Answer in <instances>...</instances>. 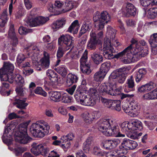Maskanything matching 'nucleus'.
Instances as JSON below:
<instances>
[{
	"mask_svg": "<svg viewBox=\"0 0 157 157\" xmlns=\"http://www.w3.org/2000/svg\"><path fill=\"white\" fill-rule=\"evenodd\" d=\"M14 81L18 85H20L23 83L24 81L22 76L19 74L14 75Z\"/></svg>",
	"mask_w": 157,
	"mask_h": 157,
	"instance_id": "45",
	"label": "nucleus"
},
{
	"mask_svg": "<svg viewBox=\"0 0 157 157\" xmlns=\"http://www.w3.org/2000/svg\"><path fill=\"white\" fill-rule=\"evenodd\" d=\"M151 46V55H155L157 54V43L155 44L154 43H149Z\"/></svg>",
	"mask_w": 157,
	"mask_h": 157,
	"instance_id": "54",
	"label": "nucleus"
},
{
	"mask_svg": "<svg viewBox=\"0 0 157 157\" xmlns=\"http://www.w3.org/2000/svg\"><path fill=\"white\" fill-rule=\"evenodd\" d=\"M26 58L23 54H20L18 55L17 61V63L21 64L22 62L25 60Z\"/></svg>",
	"mask_w": 157,
	"mask_h": 157,
	"instance_id": "58",
	"label": "nucleus"
},
{
	"mask_svg": "<svg viewBox=\"0 0 157 157\" xmlns=\"http://www.w3.org/2000/svg\"><path fill=\"white\" fill-rule=\"evenodd\" d=\"M77 76L72 74H69L68 75L67 82L69 85H71L73 83H76L78 80Z\"/></svg>",
	"mask_w": 157,
	"mask_h": 157,
	"instance_id": "36",
	"label": "nucleus"
},
{
	"mask_svg": "<svg viewBox=\"0 0 157 157\" xmlns=\"http://www.w3.org/2000/svg\"><path fill=\"white\" fill-rule=\"evenodd\" d=\"M122 109L125 112L132 117H134L137 116L136 114L134 113L133 109L130 107L128 105H125L122 106Z\"/></svg>",
	"mask_w": 157,
	"mask_h": 157,
	"instance_id": "31",
	"label": "nucleus"
},
{
	"mask_svg": "<svg viewBox=\"0 0 157 157\" xmlns=\"http://www.w3.org/2000/svg\"><path fill=\"white\" fill-rule=\"evenodd\" d=\"M112 91V93L114 94L113 95H119L121 99H123L124 98H132L134 96V95L132 94H124L123 93H121L120 91L118 90H115V91L113 90L112 88L111 87L110 89V92Z\"/></svg>",
	"mask_w": 157,
	"mask_h": 157,
	"instance_id": "21",
	"label": "nucleus"
},
{
	"mask_svg": "<svg viewBox=\"0 0 157 157\" xmlns=\"http://www.w3.org/2000/svg\"><path fill=\"white\" fill-rule=\"evenodd\" d=\"M131 43V44L129 46L115 56V58H122V62L124 63H130L136 60L132 53L134 51V49L139 48L140 45L137 41L134 39H132Z\"/></svg>",
	"mask_w": 157,
	"mask_h": 157,
	"instance_id": "1",
	"label": "nucleus"
},
{
	"mask_svg": "<svg viewBox=\"0 0 157 157\" xmlns=\"http://www.w3.org/2000/svg\"><path fill=\"white\" fill-rule=\"evenodd\" d=\"M93 152L95 155L98 156H102L103 155V153L100 151V149L97 147H94Z\"/></svg>",
	"mask_w": 157,
	"mask_h": 157,
	"instance_id": "59",
	"label": "nucleus"
},
{
	"mask_svg": "<svg viewBox=\"0 0 157 157\" xmlns=\"http://www.w3.org/2000/svg\"><path fill=\"white\" fill-rule=\"evenodd\" d=\"M111 87L109 86H107L105 84H101L98 89V90L100 93H102L103 94H107L109 95H113L114 94L112 93V91L110 92V89Z\"/></svg>",
	"mask_w": 157,
	"mask_h": 157,
	"instance_id": "20",
	"label": "nucleus"
},
{
	"mask_svg": "<svg viewBox=\"0 0 157 157\" xmlns=\"http://www.w3.org/2000/svg\"><path fill=\"white\" fill-rule=\"evenodd\" d=\"M129 123L127 122H124L121 124V127L124 130H125L126 131H128V130H129L130 129H131L132 128L130 127V124L129 126Z\"/></svg>",
	"mask_w": 157,
	"mask_h": 157,
	"instance_id": "60",
	"label": "nucleus"
},
{
	"mask_svg": "<svg viewBox=\"0 0 157 157\" xmlns=\"http://www.w3.org/2000/svg\"><path fill=\"white\" fill-rule=\"evenodd\" d=\"M110 66V63L107 62L102 63L100 68V71L106 75L109 69Z\"/></svg>",
	"mask_w": 157,
	"mask_h": 157,
	"instance_id": "42",
	"label": "nucleus"
},
{
	"mask_svg": "<svg viewBox=\"0 0 157 157\" xmlns=\"http://www.w3.org/2000/svg\"><path fill=\"white\" fill-rule=\"evenodd\" d=\"M48 9L50 12L54 13V15H58L63 13V10H61L60 8L54 6L52 4L49 5V6L48 7Z\"/></svg>",
	"mask_w": 157,
	"mask_h": 157,
	"instance_id": "33",
	"label": "nucleus"
},
{
	"mask_svg": "<svg viewBox=\"0 0 157 157\" xmlns=\"http://www.w3.org/2000/svg\"><path fill=\"white\" fill-rule=\"evenodd\" d=\"M118 144L117 140H107L104 142L103 146L107 149H111L116 147Z\"/></svg>",
	"mask_w": 157,
	"mask_h": 157,
	"instance_id": "19",
	"label": "nucleus"
},
{
	"mask_svg": "<svg viewBox=\"0 0 157 157\" xmlns=\"http://www.w3.org/2000/svg\"><path fill=\"white\" fill-rule=\"evenodd\" d=\"M90 38L88 42L87 48L90 50H95L96 48L97 44L98 43L96 34L94 33L91 32L90 34Z\"/></svg>",
	"mask_w": 157,
	"mask_h": 157,
	"instance_id": "13",
	"label": "nucleus"
},
{
	"mask_svg": "<svg viewBox=\"0 0 157 157\" xmlns=\"http://www.w3.org/2000/svg\"><path fill=\"white\" fill-rule=\"evenodd\" d=\"M156 92L155 90H154L151 92L144 94L143 96V98L144 99L148 100L157 99V93Z\"/></svg>",
	"mask_w": 157,
	"mask_h": 157,
	"instance_id": "34",
	"label": "nucleus"
},
{
	"mask_svg": "<svg viewBox=\"0 0 157 157\" xmlns=\"http://www.w3.org/2000/svg\"><path fill=\"white\" fill-rule=\"evenodd\" d=\"M58 44L60 45L58 48L57 52V56L58 58L62 57L64 54V50L61 45L65 47V50L70 49L71 52L74 47V41L69 35H66L61 36L58 39Z\"/></svg>",
	"mask_w": 157,
	"mask_h": 157,
	"instance_id": "2",
	"label": "nucleus"
},
{
	"mask_svg": "<svg viewBox=\"0 0 157 157\" xmlns=\"http://www.w3.org/2000/svg\"><path fill=\"white\" fill-rule=\"evenodd\" d=\"M8 36L13 40L12 49H13V47H15L18 44V40L16 36L13 24H11L10 27L8 31Z\"/></svg>",
	"mask_w": 157,
	"mask_h": 157,
	"instance_id": "17",
	"label": "nucleus"
},
{
	"mask_svg": "<svg viewBox=\"0 0 157 157\" xmlns=\"http://www.w3.org/2000/svg\"><path fill=\"white\" fill-rule=\"evenodd\" d=\"M8 118L10 120H12L13 119L19 118H21V117L18 116L17 114L14 113H10L8 115Z\"/></svg>",
	"mask_w": 157,
	"mask_h": 157,
	"instance_id": "63",
	"label": "nucleus"
},
{
	"mask_svg": "<svg viewBox=\"0 0 157 157\" xmlns=\"http://www.w3.org/2000/svg\"><path fill=\"white\" fill-rule=\"evenodd\" d=\"M44 130V128L42 125H41L38 123L32 124L30 130L31 134L34 137H43L45 135L43 132Z\"/></svg>",
	"mask_w": 157,
	"mask_h": 157,
	"instance_id": "6",
	"label": "nucleus"
},
{
	"mask_svg": "<svg viewBox=\"0 0 157 157\" xmlns=\"http://www.w3.org/2000/svg\"><path fill=\"white\" fill-rule=\"evenodd\" d=\"M6 11H3L0 17V27H3L5 26L8 20Z\"/></svg>",
	"mask_w": 157,
	"mask_h": 157,
	"instance_id": "38",
	"label": "nucleus"
},
{
	"mask_svg": "<svg viewBox=\"0 0 157 157\" xmlns=\"http://www.w3.org/2000/svg\"><path fill=\"white\" fill-rule=\"evenodd\" d=\"M91 23L89 21L84 22L81 27L78 37H80L82 34L86 33L87 31H89L91 28Z\"/></svg>",
	"mask_w": 157,
	"mask_h": 157,
	"instance_id": "23",
	"label": "nucleus"
},
{
	"mask_svg": "<svg viewBox=\"0 0 157 157\" xmlns=\"http://www.w3.org/2000/svg\"><path fill=\"white\" fill-rule=\"evenodd\" d=\"M105 75L104 74L100 71L96 73L94 75V80L97 82H100L102 81Z\"/></svg>",
	"mask_w": 157,
	"mask_h": 157,
	"instance_id": "41",
	"label": "nucleus"
},
{
	"mask_svg": "<svg viewBox=\"0 0 157 157\" xmlns=\"http://www.w3.org/2000/svg\"><path fill=\"white\" fill-rule=\"evenodd\" d=\"M29 121L26 122L22 123L20 124L19 127L16 131H15L14 137H18L20 136L27 135V128L29 124Z\"/></svg>",
	"mask_w": 157,
	"mask_h": 157,
	"instance_id": "11",
	"label": "nucleus"
},
{
	"mask_svg": "<svg viewBox=\"0 0 157 157\" xmlns=\"http://www.w3.org/2000/svg\"><path fill=\"white\" fill-rule=\"evenodd\" d=\"M81 71L83 73L88 75L91 72V71L89 70V67L87 65H83L81 68Z\"/></svg>",
	"mask_w": 157,
	"mask_h": 157,
	"instance_id": "52",
	"label": "nucleus"
},
{
	"mask_svg": "<svg viewBox=\"0 0 157 157\" xmlns=\"http://www.w3.org/2000/svg\"><path fill=\"white\" fill-rule=\"evenodd\" d=\"M140 2L141 5L144 7H147L150 4L151 5V0H140Z\"/></svg>",
	"mask_w": 157,
	"mask_h": 157,
	"instance_id": "56",
	"label": "nucleus"
},
{
	"mask_svg": "<svg viewBox=\"0 0 157 157\" xmlns=\"http://www.w3.org/2000/svg\"><path fill=\"white\" fill-rule=\"evenodd\" d=\"M87 51L86 50L83 53L82 57L80 59V62L82 65H84V64L85 65H86V63L87 61Z\"/></svg>",
	"mask_w": 157,
	"mask_h": 157,
	"instance_id": "51",
	"label": "nucleus"
},
{
	"mask_svg": "<svg viewBox=\"0 0 157 157\" xmlns=\"http://www.w3.org/2000/svg\"><path fill=\"white\" fill-rule=\"evenodd\" d=\"M26 99V98H23V100L16 99L15 102L13 103V104L14 105H17V107L21 109H25L26 107L28 104L27 103L25 102Z\"/></svg>",
	"mask_w": 157,
	"mask_h": 157,
	"instance_id": "22",
	"label": "nucleus"
},
{
	"mask_svg": "<svg viewBox=\"0 0 157 157\" xmlns=\"http://www.w3.org/2000/svg\"><path fill=\"white\" fill-rule=\"evenodd\" d=\"M101 13L98 11L96 12L94 15L93 20L95 22V26L97 27V25L99 23Z\"/></svg>",
	"mask_w": 157,
	"mask_h": 157,
	"instance_id": "46",
	"label": "nucleus"
},
{
	"mask_svg": "<svg viewBox=\"0 0 157 157\" xmlns=\"http://www.w3.org/2000/svg\"><path fill=\"white\" fill-rule=\"evenodd\" d=\"M75 4V2H73L66 1L64 3V6L65 8L63 9V12L65 13L69 11L76 6Z\"/></svg>",
	"mask_w": 157,
	"mask_h": 157,
	"instance_id": "28",
	"label": "nucleus"
},
{
	"mask_svg": "<svg viewBox=\"0 0 157 157\" xmlns=\"http://www.w3.org/2000/svg\"><path fill=\"white\" fill-rule=\"evenodd\" d=\"M7 78L8 79L6 80H2V81H8L10 83H12L14 81V75L12 76V74H8L7 75Z\"/></svg>",
	"mask_w": 157,
	"mask_h": 157,
	"instance_id": "62",
	"label": "nucleus"
},
{
	"mask_svg": "<svg viewBox=\"0 0 157 157\" xmlns=\"http://www.w3.org/2000/svg\"><path fill=\"white\" fill-rule=\"evenodd\" d=\"M61 100L63 102L67 103L71 101V98L67 94L64 93L62 95Z\"/></svg>",
	"mask_w": 157,
	"mask_h": 157,
	"instance_id": "49",
	"label": "nucleus"
},
{
	"mask_svg": "<svg viewBox=\"0 0 157 157\" xmlns=\"http://www.w3.org/2000/svg\"><path fill=\"white\" fill-rule=\"evenodd\" d=\"M74 137V136L73 133H70L66 136H63L62 138L61 139L63 140V143L64 142L66 143V142H69L68 140H72Z\"/></svg>",
	"mask_w": 157,
	"mask_h": 157,
	"instance_id": "47",
	"label": "nucleus"
},
{
	"mask_svg": "<svg viewBox=\"0 0 157 157\" xmlns=\"http://www.w3.org/2000/svg\"><path fill=\"white\" fill-rule=\"evenodd\" d=\"M99 49L100 50L105 51V54L104 55L106 58H107L108 59L116 58L117 59H120L122 61V58H115V56H117L118 53L113 55V53H115V51L114 49V48L111 43V41L110 39L108 38H105L104 40V44L103 47L102 46V42H99Z\"/></svg>",
	"mask_w": 157,
	"mask_h": 157,
	"instance_id": "4",
	"label": "nucleus"
},
{
	"mask_svg": "<svg viewBox=\"0 0 157 157\" xmlns=\"http://www.w3.org/2000/svg\"><path fill=\"white\" fill-rule=\"evenodd\" d=\"M14 69L13 65L9 62H4L3 67L0 69V78L1 80H6L8 79L7 75L13 73Z\"/></svg>",
	"mask_w": 157,
	"mask_h": 157,
	"instance_id": "5",
	"label": "nucleus"
},
{
	"mask_svg": "<svg viewBox=\"0 0 157 157\" xmlns=\"http://www.w3.org/2000/svg\"><path fill=\"white\" fill-rule=\"evenodd\" d=\"M14 139L16 142L23 144H27L32 139L28 134L25 136H23L18 137H15Z\"/></svg>",
	"mask_w": 157,
	"mask_h": 157,
	"instance_id": "25",
	"label": "nucleus"
},
{
	"mask_svg": "<svg viewBox=\"0 0 157 157\" xmlns=\"http://www.w3.org/2000/svg\"><path fill=\"white\" fill-rule=\"evenodd\" d=\"M48 17H39L35 19H31L27 22L28 25L30 26H35L38 25H43L49 20Z\"/></svg>",
	"mask_w": 157,
	"mask_h": 157,
	"instance_id": "12",
	"label": "nucleus"
},
{
	"mask_svg": "<svg viewBox=\"0 0 157 157\" xmlns=\"http://www.w3.org/2000/svg\"><path fill=\"white\" fill-rule=\"evenodd\" d=\"M126 84L128 88L132 89V90H134V88L135 86V84L134 81V78L132 75L130 76L127 79Z\"/></svg>",
	"mask_w": 157,
	"mask_h": 157,
	"instance_id": "40",
	"label": "nucleus"
},
{
	"mask_svg": "<svg viewBox=\"0 0 157 157\" xmlns=\"http://www.w3.org/2000/svg\"><path fill=\"white\" fill-rule=\"evenodd\" d=\"M99 23L97 25L98 30H102L104 27L105 24H107L110 20V17L108 13L106 11H103L101 13Z\"/></svg>",
	"mask_w": 157,
	"mask_h": 157,
	"instance_id": "10",
	"label": "nucleus"
},
{
	"mask_svg": "<svg viewBox=\"0 0 157 157\" xmlns=\"http://www.w3.org/2000/svg\"><path fill=\"white\" fill-rule=\"evenodd\" d=\"M79 27V25L78 23V21L75 20L71 24V25L69 28L68 31L71 33L73 31V33L75 34L77 33Z\"/></svg>",
	"mask_w": 157,
	"mask_h": 157,
	"instance_id": "29",
	"label": "nucleus"
},
{
	"mask_svg": "<svg viewBox=\"0 0 157 157\" xmlns=\"http://www.w3.org/2000/svg\"><path fill=\"white\" fill-rule=\"evenodd\" d=\"M87 40V36L86 35H84L80 39V44L81 45L84 44Z\"/></svg>",
	"mask_w": 157,
	"mask_h": 157,
	"instance_id": "61",
	"label": "nucleus"
},
{
	"mask_svg": "<svg viewBox=\"0 0 157 157\" xmlns=\"http://www.w3.org/2000/svg\"><path fill=\"white\" fill-rule=\"evenodd\" d=\"M131 124L133 125L131 128V130H140L142 129V123L140 121H133Z\"/></svg>",
	"mask_w": 157,
	"mask_h": 157,
	"instance_id": "43",
	"label": "nucleus"
},
{
	"mask_svg": "<svg viewBox=\"0 0 157 157\" xmlns=\"http://www.w3.org/2000/svg\"><path fill=\"white\" fill-rule=\"evenodd\" d=\"M149 43H154L156 44L157 43V33H154L151 35L150 36V38L148 40Z\"/></svg>",
	"mask_w": 157,
	"mask_h": 157,
	"instance_id": "53",
	"label": "nucleus"
},
{
	"mask_svg": "<svg viewBox=\"0 0 157 157\" xmlns=\"http://www.w3.org/2000/svg\"><path fill=\"white\" fill-rule=\"evenodd\" d=\"M44 57L40 60L41 66L43 68H47L50 64L49 57L48 54L45 52H44Z\"/></svg>",
	"mask_w": 157,
	"mask_h": 157,
	"instance_id": "18",
	"label": "nucleus"
},
{
	"mask_svg": "<svg viewBox=\"0 0 157 157\" xmlns=\"http://www.w3.org/2000/svg\"><path fill=\"white\" fill-rule=\"evenodd\" d=\"M91 58L95 63L99 64L103 61V57L97 52H94L91 55Z\"/></svg>",
	"mask_w": 157,
	"mask_h": 157,
	"instance_id": "24",
	"label": "nucleus"
},
{
	"mask_svg": "<svg viewBox=\"0 0 157 157\" xmlns=\"http://www.w3.org/2000/svg\"><path fill=\"white\" fill-rule=\"evenodd\" d=\"M134 50V51L132 53V54L134 56V59L137 57V56L136 55L139 56L140 58L142 57L146 56L148 54V49L147 48H145L144 49L143 47H140V45L139 47V48H135Z\"/></svg>",
	"mask_w": 157,
	"mask_h": 157,
	"instance_id": "15",
	"label": "nucleus"
},
{
	"mask_svg": "<svg viewBox=\"0 0 157 157\" xmlns=\"http://www.w3.org/2000/svg\"><path fill=\"white\" fill-rule=\"evenodd\" d=\"M32 30L31 29H27L22 26H20L18 29L19 34L21 35H25L29 33H31Z\"/></svg>",
	"mask_w": 157,
	"mask_h": 157,
	"instance_id": "44",
	"label": "nucleus"
},
{
	"mask_svg": "<svg viewBox=\"0 0 157 157\" xmlns=\"http://www.w3.org/2000/svg\"><path fill=\"white\" fill-rule=\"evenodd\" d=\"M55 70L63 77H65L67 74V70L63 66H61L55 68Z\"/></svg>",
	"mask_w": 157,
	"mask_h": 157,
	"instance_id": "37",
	"label": "nucleus"
},
{
	"mask_svg": "<svg viewBox=\"0 0 157 157\" xmlns=\"http://www.w3.org/2000/svg\"><path fill=\"white\" fill-rule=\"evenodd\" d=\"M98 129L104 134L109 136L117 133L119 130L117 124L109 119H104L100 121Z\"/></svg>",
	"mask_w": 157,
	"mask_h": 157,
	"instance_id": "3",
	"label": "nucleus"
},
{
	"mask_svg": "<svg viewBox=\"0 0 157 157\" xmlns=\"http://www.w3.org/2000/svg\"><path fill=\"white\" fill-rule=\"evenodd\" d=\"M61 98V93L57 91L52 92L51 93V99L55 101H60Z\"/></svg>",
	"mask_w": 157,
	"mask_h": 157,
	"instance_id": "39",
	"label": "nucleus"
},
{
	"mask_svg": "<svg viewBox=\"0 0 157 157\" xmlns=\"http://www.w3.org/2000/svg\"><path fill=\"white\" fill-rule=\"evenodd\" d=\"M122 10L123 14L127 17L134 16L136 13V9L135 6L129 2L124 4Z\"/></svg>",
	"mask_w": 157,
	"mask_h": 157,
	"instance_id": "8",
	"label": "nucleus"
},
{
	"mask_svg": "<svg viewBox=\"0 0 157 157\" xmlns=\"http://www.w3.org/2000/svg\"><path fill=\"white\" fill-rule=\"evenodd\" d=\"M42 144H37L36 143H33L31 145L32 148L30 150L31 152L36 156L38 155L40 153V151L41 150L40 147H42Z\"/></svg>",
	"mask_w": 157,
	"mask_h": 157,
	"instance_id": "27",
	"label": "nucleus"
},
{
	"mask_svg": "<svg viewBox=\"0 0 157 157\" xmlns=\"http://www.w3.org/2000/svg\"><path fill=\"white\" fill-rule=\"evenodd\" d=\"M147 71L145 68H141L139 70L136 74V80L137 82H140L146 74Z\"/></svg>",
	"mask_w": 157,
	"mask_h": 157,
	"instance_id": "30",
	"label": "nucleus"
},
{
	"mask_svg": "<svg viewBox=\"0 0 157 157\" xmlns=\"http://www.w3.org/2000/svg\"><path fill=\"white\" fill-rule=\"evenodd\" d=\"M126 70L125 68H121L118 70V73L115 74L114 78H117L120 83H123L127 75L126 73L124 72Z\"/></svg>",
	"mask_w": 157,
	"mask_h": 157,
	"instance_id": "16",
	"label": "nucleus"
},
{
	"mask_svg": "<svg viewBox=\"0 0 157 157\" xmlns=\"http://www.w3.org/2000/svg\"><path fill=\"white\" fill-rule=\"evenodd\" d=\"M41 150L40 151V154H41L43 156H47V154L48 153L49 149L46 147H44L42 145V147H40Z\"/></svg>",
	"mask_w": 157,
	"mask_h": 157,
	"instance_id": "57",
	"label": "nucleus"
},
{
	"mask_svg": "<svg viewBox=\"0 0 157 157\" xmlns=\"http://www.w3.org/2000/svg\"><path fill=\"white\" fill-rule=\"evenodd\" d=\"M35 94H40L46 97L47 95V93L44 91L41 87H37L34 90Z\"/></svg>",
	"mask_w": 157,
	"mask_h": 157,
	"instance_id": "50",
	"label": "nucleus"
},
{
	"mask_svg": "<svg viewBox=\"0 0 157 157\" xmlns=\"http://www.w3.org/2000/svg\"><path fill=\"white\" fill-rule=\"evenodd\" d=\"M66 21L64 18H62L57 20L53 23L52 25V28L56 31L59 28L63 27L65 25Z\"/></svg>",
	"mask_w": 157,
	"mask_h": 157,
	"instance_id": "26",
	"label": "nucleus"
},
{
	"mask_svg": "<svg viewBox=\"0 0 157 157\" xmlns=\"http://www.w3.org/2000/svg\"><path fill=\"white\" fill-rule=\"evenodd\" d=\"M93 138L91 137H88L84 143V147L86 150L89 149L90 145L93 143Z\"/></svg>",
	"mask_w": 157,
	"mask_h": 157,
	"instance_id": "48",
	"label": "nucleus"
},
{
	"mask_svg": "<svg viewBox=\"0 0 157 157\" xmlns=\"http://www.w3.org/2000/svg\"><path fill=\"white\" fill-rule=\"evenodd\" d=\"M97 98L90 97V98H86L82 102V105L87 106H93L96 104V101Z\"/></svg>",
	"mask_w": 157,
	"mask_h": 157,
	"instance_id": "32",
	"label": "nucleus"
},
{
	"mask_svg": "<svg viewBox=\"0 0 157 157\" xmlns=\"http://www.w3.org/2000/svg\"><path fill=\"white\" fill-rule=\"evenodd\" d=\"M87 88L85 86H81L77 89L75 94V98L77 101L82 104L84 100L86 98Z\"/></svg>",
	"mask_w": 157,
	"mask_h": 157,
	"instance_id": "9",
	"label": "nucleus"
},
{
	"mask_svg": "<svg viewBox=\"0 0 157 157\" xmlns=\"http://www.w3.org/2000/svg\"><path fill=\"white\" fill-rule=\"evenodd\" d=\"M132 109H133L134 113H136V111L140 109V106L139 104L136 102H134L131 107Z\"/></svg>",
	"mask_w": 157,
	"mask_h": 157,
	"instance_id": "64",
	"label": "nucleus"
},
{
	"mask_svg": "<svg viewBox=\"0 0 157 157\" xmlns=\"http://www.w3.org/2000/svg\"><path fill=\"white\" fill-rule=\"evenodd\" d=\"M90 97L97 99L98 94L97 91L95 89L90 88L89 90Z\"/></svg>",
	"mask_w": 157,
	"mask_h": 157,
	"instance_id": "55",
	"label": "nucleus"
},
{
	"mask_svg": "<svg viewBox=\"0 0 157 157\" xmlns=\"http://www.w3.org/2000/svg\"><path fill=\"white\" fill-rule=\"evenodd\" d=\"M101 101L105 103V106L113 110L119 111L121 109V102L119 100H108L102 98Z\"/></svg>",
	"mask_w": 157,
	"mask_h": 157,
	"instance_id": "7",
	"label": "nucleus"
},
{
	"mask_svg": "<svg viewBox=\"0 0 157 157\" xmlns=\"http://www.w3.org/2000/svg\"><path fill=\"white\" fill-rule=\"evenodd\" d=\"M46 75L49 78L50 80H54L53 82H57L58 80L57 74L52 70H48L46 72Z\"/></svg>",
	"mask_w": 157,
	"mask_h": 157,
	"instance_id": "35",
	"label": "nucleus"
},
{
	"mask_svg": "<svg viewBox=\"0 0 157 157\" xmlns=\"http://www.w3.org/2000/svg\"><path fill=\"white\" fill-rule=\"evenodd\" d=\"M121 144L122 147L126 150H132L135 148L137 146L136 142L127 139L124 140Z\"/></svg>",
	"mask_w": 157,
	"mask_h": 157,
	"instance_id": "14",
	"label": "nucleus"
}]
</instances>
